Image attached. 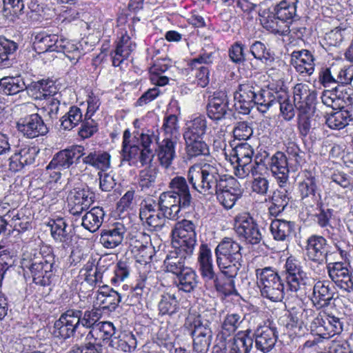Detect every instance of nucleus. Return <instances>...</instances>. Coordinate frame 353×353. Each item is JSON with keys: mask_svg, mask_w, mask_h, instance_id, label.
<instances>
[{"mask_svg": "<svg viewBox=\"0 0 353 353\" xmlns=\"http://www.w3.org/2000/svg\"><path fill=\"white\" fill-rule=\"evenodd\" d=\"M126 228L119 222L115 223L107 229L102 230L99 242L107 249H114L121 245L123 241Z\"/></svg>", "mask_w": 353, "mask_h": 353, "instance_id": "4be33fe9", "label": "nucleus"}, {"mask_svg": "<svg viewBox=\"0 0 353 353\" xmlns=\"http://www.w3.org/2000/svg\"><path fill=\"white\" fill-rule=\"evenodd\" d=\"M350 120L347 112L337 111L326 118L325 123L330 129L339 130L347 126Z\"/></svg>", "mask_w": 353, "mask_h": 353, "instance_id": "680f3d73", "label": "nucleus"}, {"mask_svg": "<svg viewBox=\"0 0 353 353\" xmlns=\"http://www.w3.org/2000/svg\"><path fill=\"white\" fill-rule=\"evenodd\" d=\"M57 52L63 53L73 63H76L81 57L79 43L61 37Z\"/></svg>", "mask_w": 353, "mask_h": 353, "instance_id": "5fc2aeb1", "label": "nucleus"}, {"mask_svg": "<svg viewBox=\"0 0 353 353\" xmlns=\"http://www.w3.org/2000/svg\"><path fill=\"white\" fill-rule=\"evenodd\" d=\"M26 88V83L21 76L4 77L0 79V92L4 94L14 95Z\"/></svg>", "mask_w": 353, "mask_h": 353, "instance_id": "a18cd8bd", "label": "nucleus"}, {"mask_svg": "<svg viewBox=\"0 0 353 353\" xmlns=\"http://www.w3.org/2000/svg\"><path fill=\"white\" fill-rule=\"evenodd\" d=\"M78 335H80L81 338L85 336L86 340L94 341L99 344L101 341H112V339L116 336L117 333L112 323L101 321L94 330L79 331Z\"/></svg>", "mask_w": 353, "mask_h": 353, "instance_id": "393cba45", "label": "nucleus"}, {"mask_svg": "<svg viewBox=\"0 0 353 353\" xmlns=\"http://www.w3.org/2000/svg\"><path fill=\"white\" fill-rule=\"evenodd\" d=\"M317 189L314 174L308 170H303L299 174L298 190L302 199L314 196Z\"/></svg>", "mask_w": 353, "mask_h": 353, "instance_id": "4c0bfd02", "label": "nucleus"}, {"mask_svg": "<svg viewBox=\"0 0 353 353\" xmlns=\"http://www.w3.org/2000/svg\"><path fill=\"white\" fill-rule=\"evenodd\" d=\"M17 127L20 132L29 139L43 136L48 132L43 119L38 114L21 118L17 123Z\"/></svg>", "mask_w": 353, "mask_h": 353, "instance_id": "2eb2a0df", "label": "nucleus"}, {"mask_svg": "<svg viewBox=\"0 0 353 353\" xmlns=\"http://www.w3.org/2000/svg\"><path fill=\"white\" fill-rule=\"evenodd\" d=\"M228 110V100L225 93L219 92L209 99L207 114L211 119L219 121L224 119Z\"/></svg>", "mask_w": 353, "mask_h": 353, "instance_id": "a878e982", "label": "nucleus"}, {"mask_svg": "<svg viewBox=\"0 0 353 353\" xmlns=\"http://www.w3.org/2000/svg\"><path fill=\"white\" fill-rule=\"evenodd\" d=\"M109 345L118 351L132 352L137 348V341L131 332L123 331L113 337Z\"/></svg>", "mask_w": 353, "mask_h": 353, "instance_id": "72a5a7b5", "label": "nucleus"}, {"mask_svg": "<svg viewBox=\"0 0 353 353\" xmlns=\"http://www.w3.org/2000/svg\"><path fill=\"white\" fill-rule=\"evenodd\" d=\"M53 261L52 257L50 260L43 258L31 264L30 270L35 284L45 286L50 283L52 275Z\"/></svg>", "mask_w": 353, "mask_h": 353, "instance_id": "b1692460", "label": "nucleus"}, {"mask_svg": "<svg viewBox=\"0 0 353 353\" xmlns=\"http://www.w3.org/2000/svg\"><path fill=\"white\" fill-rule=\"evenodd\" d=\"M93 196L89 190L74 188L68 196L70 212L73 215H79L88 210L93 203Z\"/></svg>", "mask_w": 353, "mask_h": 353, "instance_id": "aec40b11", "label": "nucleus"}, {"mask_svg": "<svg viewBox=\"0 0 353 353\" xmlns=\"http://www.w3.org/2000/svg\"><path fill=\"white\" fill-rule=\"evenodd\" d=\"M241 250V245L229 237L223 238L214 250L219 270L230 281H234L243 265Z\"/></svg>", "mask_w": 353, "mask_h": 353, "instance_id": "f03ea898", "label": "nucleus"}, {"mask_svg": "<svg viewBox=\"0 0 353 353\" xmlns=\"http://www.w3.org/2000/svg\"><path fill=\"white\" fill-rule=\"evenodd\" d=\"M256 284L261 295L273 302L283 300L285 295V285L276 269L272 267L255 270Z\"/></svg>", "mask_w": 353, "mask_h": 353, "instance_id": "20e7f679", "label": "nucleus"}, {"mask_svg": "<svg viewBox=\"0 0 353 353\" xmlns=\"http://www.w3.org/2000/svg\"><path fill=\"white\" fill-rule=\"evenodd\" d=\"M159 139V133L150 129L143 130L139 135V141L143 148L141 150H147L150 152L152 160L153 159L154 154L153 150L150 148V145L153 143L157 142Z\"/></svg>", "mask_w": 353, "mask_h": 353, "instance_id": "338daca9", "label": "nucleus"}, {"mask_svg": "<svg viewBox=\"0 0 353 353\" xmlns=\"http://www.w3.org/2000/svg\"><path fill=\"white\" fill-rule=\"evenodd\" d=\"M270 231L275 240L289 241L294 232V223L283 219H276L271 223Z\"/></svg>", "mask_w": 353, "mask_h": 353, "instance_id": "ea45409f", "label": "nucleus"}, {"mask_svg": "<svg viewBox=\"0 0 353 353\" xmlns=\"http://www.w3.org/2000/svg\"><path fill=\"white\" fill-rule=\"evenodd\" d=\"M183 139L185 153L188 159L210 154L209 146L203 138L183 137Z\"/></svg>", "mask_w": 353, "mask_h": 353, "instance_id": "f704fd0d", "label": "nucleus"}, {"mask_svg": "<svg viewBox=\"0 0 353 353\" xmlns=\"http://www.w3.org/2000/svg\"><path fill=\"white\" fill-rule=\"evenodd\" d=\"M196 224L193 221L183 219L175 224L172 230L176 248L188 255H192L196 243Z\"/></svg>", "mask_w": 353, "mask_h": 353, "instance_id": "1a4fd4ad", "label": "nucleus"}, {"mask_svg": "<svg viewBox=\"0 0 353 353\" xmlns=\"http://www.w3.org/2000/svg\"><path fill=\"white\" fill-rule=\"evenodd\" d=\"M157 176L155 168H148L141 170L139 175V185L142 190H146L154 186Z\"/></svg>", "mask_w": 353, "mask_h": 353, "instance_id": "69168bd1", "label": "nucleus"}, {"mask_svg": "<svg viewBox=\"0 0 353 353\" xmlns=\"http://www.w3.org/2000/svg\"><path fill=\"white\" fill-rule=\"evenodd\" d=\"M83 332L81 329H79L77 322L74 309H70L62 313L54 323L53 327V335L61 339H68L72 336L75 332ZM77 338L82 340L80 335L77 334Z\"/></svg>", "mask_w": 353, "mask_h": 353, "instance_id": "f8f14e48", "label": "nucleus"}, {"mask_svg": "<svg viewBox=\"0 0 353 353\" xmlns=\"http://www.w3.org/2000/svg\"><path fill=\"white\" fill-rule=\"evenodd\" d=\"M214 194L218 202L226 210L232 209L243 194V190L239 182L234 177L228 179L220 185Z\"/></svg>", "mask_w": 353, "mask_h": 353, "instance_id": "9b49d317", "label": "nucleus"}, {"mask_svg": "<svg viewBox=\"0 0 353 353\" xmlns=\"http://www.w3.org/2000/svg\"><path fill=\"white\" fill-rule=\"evenodd\" d=\"M178 142L179 141L170 139H163L158 143L156 152L157 159L162 167L168 168L172 165L176 157V147Z\"/></svg>", "mask_w": 353, "mask_h": 353, "instance_id": "c756f323", "label": "nucleus"}, {"mask_svg": "<svg viewBox=\"0 0 353 353\" xmlns=\"http://www.w3.org/2000/svg\"><path fill=\"white\" fill-rule=\"evenodd\" d=\"M327 268L330 278L337 287L347 292L353 291V276L346 263H329Z\"/></svg>", "mask_w": 353, "mask_h": 353, "instance_id": "4468645a", "label": "nucleus"}, {"mask_svg": "<svg viewBox=\"0 0 353 353\" xmlns=\"http://www.w3.org/2000/svg\"><path fill=\"white\" fill-rule=\"evenodd\" d=\"M286 156L291 170L296 172L303 161L304 152H302L294 142H289L286 146Z\"/></svg>", "mask_w": 353, "mask_h": 353, "instance_id": "6e6d98bb", "label": "nucleus"}, {"mask_svg": "<svg viewBox=\"0 0 353 353\" xmlns=\"http://www.w3.org/2000/svg\"><path fill=\"white\" fill-rule=\"evenodd\" d=\"M84 337V345H74L68 353H103L101 345L94 341L86 340Z\"/></svg>", "mask_w": 353, "mask_h": 353, "instance_id": "774afa93", "label": "nucleus"}, {"mask_svg": "<svg viewBox=\"0 0 353 353\" xmlns=\"http://www.w3.org/2000/svg\"><path fill=\"white\" fill-rule=\"evenodd\" d=\"M270 168L279 187L289 186V172L291 168L285 153L276 152L270 159Z\"/></svg>", "mask_w": 353, "mask_h": 353, "instance_id": "6ab92c4d", "label": "nucleus"}, {"mask_svg": "<svg viewBox=\"0 0 353 353\" xmlns=\"http://www.w3.org/2000/svg\"><path fill=\"white\" fill-rule=\"evenodd\" d=\"M169 191L183 201L185 205H191L192 197L187 179L181 176H176L171 179L168 183Z\"/></svg>", "mask_w": 353, "mask_h": 353, "instance_id": "473e14b6", "label": "nucleus"}, {"mask_svg": "<svg viewBox=\"0 0 353 353\" xmlns=\"http://www.w3.org/2000/svg\"><path fill=\"white\" fill-rule=\"evenodd\" d=\"M105 212L100 207H94L81 219V225L91 232H96L101 225Z\"/></svg>", "mask_w": 353, "mask_h": 353, "instance_id": "37998d69", "label": "nucleus"}, {"mask_svg": "<svg viewBox=\"0 0 353 353\" xmlns=\"http://www.w3.org/2000/svg\"><path fill=\"white\" fill-rule=\"evenodd\" d=\"M162 128L164 132L163 139L179 141V125L178 118L174 114H170L164 118Z\"/></svg>", "mask_w": 353, "mask_h": 353, "instance_id": "bf43d9fd", "label": "nucleus"}, {"mask_svg": "<svg viewBox=\"0 0 353 353\" xmlns=\"http://www.w3.org/2000/svg\"><path fill=\"white\" fill-rule=\"evenodd\" d=\"M212 320L211 314L203 313L196 316L192 323L193 349L198 353H206L208 351L212 339Z\"/></svg>", "mask_w": 353, "mask_h": 353, "instance_id": "423d86ee", "label": "nucleus"}, {"mask_svg": "<svg viewBox=\"0 0 353 353\" xmlns=\"http://www.w3.org/2000/svg\"><path fill=\"white\" fill-rule=\"evenodd\" d=\"M122 161L129 162L132 166L142 167L152 162V155L147 150H141L137 145L122 146Z\"/></svg>", "mask_w": 353, "mask_h": 353, "instance_id": "5701e85b", "label": "nucleus"}, {"mask_svg": "<svg viewBox=\"0 0 353 353\" xmlns=\"http://www.w3.org/2000/svg\"><path fill=\"white\" fill-rule=\"evenodd\" d=\"M48 225L50 227L51 235L56 241L61 242L64 245H69L71 236L66 230L68 225L63 218L52 219L49 221Z\"/></svg>", "mask_w": 353, "mask_h": 353, "instance_id": "c03bdc74", "label": "nucleus"}, {"mask_svg": "<svg viewBox=\"0 0 353 353\" xmlns=\"http://www.w3.org/2000/svg\"><path fill=\"white\" fill-rule=\"evenodd\" d=\"M199 270L205 283H212L219 293L230 296L236 292L235 282L220 271L216 272L213 263L212 251L207 244H201L198 256Z\"/></svg>", "mask_w": 353, "mask_h": 353, "instance_id": "7ed1b4c3", "label": "nucleus"}, {"mask_svg": "<svg viewBox=\"0 0 353 353\" xmlns=\"http://www.w3.org/2000/svg\"><path fill=\"white\" fill-rule=\"evenodd\" d=\"M259 87L252 81L240 84L234 94V108L243 114H249L256 105V99Z\"/></svg>", "mask_w": 353, "mask_h": 353, "instance_id": "9d476101", "label": "nucleus"}, {"mask_svg": "<svg viewBox=\"0 0 353 353\" xmlns=\"http://www.w3.org/2000/svg\"><path fill=\"white\" fill-rule=\"evenodd\" d=\"M336 65L322 67L319 72V81L324 87H331L336 84Z\"/></svg>", "mask_w": 353, "mask_h": 353, "instance_id": "0e129e2a", "label": "nucleus"}, {"mask_svg": "<svg viewBox=\"0 0 353 353\" xmlns=\"http://www.w3.org/2000/svg\"><path fill=\"white\" fill-rule=\"evenodd\" d=\"M244 316L242 313H228L223 318L221 323V334L224 336H229L234 334L243 322Z\"/></svg>", "mask_w": 353, "mask_h": 353, "instance_id": "de8ad7c7", "label": "nucleus"}, {"mask_svg": "<svg viewBox=\"0 0 353 353\" xmlns=\"http://www.w3.org/2000/svg\"><path fill=\"white\" fill-rule=\"evenodd\" d=\"M207 129V121L203 116H199L187 122L183 137L203 138Z\"/></svg>", "mask_w": 353, "mask_h": 353, "instance_id": "49530a36", "label": "nucleus"}, {"mask_svg": "<svg viewBox=\"0 0 353 353\" xmlns=\"http://www.w3.org/2000/svg\"><path fill=\"white\" fill-rule=\"evenodd\" d=\"M305 247L308 259L319 264H322V259L325 254V247L327 245V240L322 236L312 235L307 239Z\"/></svg>", "mask_w": 353, "mask_h": 353, "instance_id": "bb28decb", "label": "nucleus"}, {"mask_svg": "<svg viewBox=\"0 0 353 353\" xmlns=\"http://www.w3.org/2000/svg\"><path fill=\"white\" fill-rule=\"evenodd\" d=\"M17 49V45L15 42L0 37V63L4 67H8L10 65L9 57Z\"/></svg>", "mask_w": 353, "mask_h": 353, "instance_id": "e2e57ef3", "label": "nucleus"}, {"mask_svg": "<svg viewBox=\"0 0 353 353\" xmlns=\"http://www.w3.org/2000/svg\"><path fill=\"white\" fill-rule=\"evenodd\" d=\"M294 102L300 114L308 113L316 98L314 90H311L305 83H297L293 89Z\"/></svg>", "mask_w": 353, "mask_h": 353, "instance_id": "a211bd4d", "label": "nucleus"}, {"mask_svg": "<svg viewBox=\"0 0 353 353\" xmlns=\"http://www.w3.org/2000/svg\"><path fill=\"white\" fill-rule=\"evenodd\" d=\"M85 155L84 148L75 145L57 152L52 157V166L56 165L62 170L70 168L75 161Z\"/></svg>", "mask_w": 353, "mask_h": 353, "instance_id": "412c9836", "label": "nucleus"}, {"mask_svg": "<svg viewBox=\"0 0 353 353\" xmlns=\"http://www.w3.org/2000/svg\"><path fill=\"white\" fill-rule=\"evenodd\" d=\"M192 255H188L185 252H181L179 248L174 251L170 252L163 261L164 270L178 276L188 267L185 266V260Z\"/></svg>", "mask_w": 353, "mask_h": 353, "instance_id": "c85d7f7f", "label": "nucleus"}, {"mask_svg": "<svg viewBox=\"0 0 353 353\" xmlns=\"http://www.w3.org/2000/svg\"><path fill=\"white\" fill-rule=\"evenodd\" d=\"M334 292L327 281H317L313 287L311 301L317 309L327 307L333 299Z\"/></svg>", "mask_w": 353, "mask_h": 353, "instance_id": "cd10ccee", "label": "nucleus"}, {"mask_svg": "<svg viewBox=\"0 0 353 353\" xmlns=\"http://www.w3.org/2000/svg\"><path fill=\"white\" fill-rule=\"evenodd\" d=\"M82 118L81 110L77 106H72L60 119V126L64 130H71L82 121Z\"/></svg>", "mask_w": 353, "mask_h": 353, "instance_id": "8fccbe9b", "label": "nucleus"}, {"mask_svg": "<svg viewBox=\"0 0 353 353\" xmlns=\"http://www.w3.org/2000/svg\"><path fill=\"white\" fill-rule=\"evenodd\" d=\"M343 322L339 317L326 313L325 326L323 330V339H329L343 331Z\"/></svg>", "mask_w": 353, "mask_h": 353, "instance_id": "052dcab7", "label": "nucleus"}, {"mask_svg": "<svg viewBox=\"0 0 353 353\" xmlns=\"http://www.w3.org/2000/svg\"><path fill=\"white\" fill-rule=\"evenodd\" d=\"M253 339L245 333H238L225 347L223 353H250Z\"/></svg>", "mask_w": 353, "mask_h": 353, "instance_id": "e433bc0d", "label": "nucleus"}, {"mask_svg": "<svg viewBox=\"0 0 353 353\" xmlns=\"http://www.w3.org/2000/svg\"><path fill=\"white\" fill-rule=\"evenodd\" d=\"M82 157L84 164L99 170V172L107 171L110 168L111 156L107 152L94 150Z\"/></svg>", "mask_w": 353, "mask_h": 353, "instance_id": "c9c22d12", "label": "nucleus"}, {"mask_svg": "<svg viewBox=\"0 0 353 353\" xmlns=\"http://www.w3.org/2000/svg\"><path fill=\"white\" fill-rule=\"evenodd\" d=\"M159 314L172 316L179 312L180 304L174 294L163 292L158 302Z\"/></svg>", "mask_w": 353, "mask_h": 353, "instance_id": "a19ab883", "label": "nucleus"}, {"mask_svg": "<svg viewBox=\"0 0 353 353\" xmlns=\"http://www.w3.org/2000/svg\"><path fill=\"white\" fill-rule=\"evenodd\" d=\"M277 103L279 104L280 113L285 121H291L295 116V103L291 100L288 93L281 90L277 97Z\"/></svg>", "mask_w": 353, "mask_h": 353, "instance_id": "864d4df0", "label": "nucleus"}, {"mask_svg": "<svg viewBox=\"0 0 353 353\" xmlns=\"http://www.w3.org/2000/svg\"><path fill=\"white\" fill-rule=\"evenodd\" d=\"M158 205L159 210L162 212L168 219H177L181 210L187 209L190 206L185 205L179 197L167 190L162 192L159 197Z\"/></svg>", "mask_w": 353, "mask_h": 353, "instance_id": "dca6fc26", "label": "nucleus"}, {"mask_svg": "<svg viewBox=\"0 0 353 353\" xmlns=\"http://www.w3.org/2000/svg\"><path fill=\"white\" fill-rule=\"evenodd\" d=\"M263 28L275 34L287 35L290 33V22L278 18L277 14L271 12L261 19Z\"/></svg>", "mask_w": 353, "mask_h": 353, "instance_id": "58836bf2", "label": "nucleus"}, {"mask_svg": "<svg viewBox=\"0 0 353 353\" xmlns=\"http://www.w3.org/2000/svg\"><path fill=\"white\" fill-rule=\"evenodd\" d=\"M294 67L296 70L303 75L310 76L314 72V59L307 50L294 51L292 52Z\"/></svg>", "mask_w": 353, "mask_h": 353, "instance_id": "7c9ffc66", "label": "nucleus"}, {"mask_svg": "<svg viewBox=\"0 0 353 353\" xmlns=\"http://www.w3.org/2000/svg\"><path fill=\"white\" fill-rule=\"evenodd\" d=\"M281 91L273 92L270 90H261L257 93L256 105L261 112H266L274 103H277V97Z\"/></svg>", "mask_w": 353, "mask_h": 353, "instance_id": "603ef678", "label": "nucleus"}, {"mask_svg": "<svg viewBox=\"0 0 353 353\" xmlns=\"http://www.w3.org/2000/svg\"><path fill=\"white\" fill-rule=\"evenodd\" d=\"M129 244L134 252L148 249L151 252L150 236L142 231H135L130 234Z\"/></svg>", "mask_w": 353, "mask_h": 353, "instance_id": "4d7b16f0", "label": "nucleus"}, {"mask_svg": "<svg viewBox=\"0 0 353 353\" xmlns=\"http://www.w3.org/2000/svg\"><path fill=\"white\" fill-rule=\"evenodd\" d=\"M61 37L57 34H48L44 32L36 35L34 41L35 49L40 53L46 52H57Z\"/></svg>", "mask_w": 353, "mask_h": 353, "instance_id": "79ce46f5", "label": "nucleus"}, {"mask_svg": "<svg viewBox=\"0 0 353 353\" xmlns=\"http://www.w3.org/2000/svg\"><path fill=\"white\" fill-rule=\"evenodd\" d=\"M299 0H283L274 8V12L278 18L286 22H290L296 12Z\"/></svg>", "mask_w": 353, "mask_h": 353, "instance_id": "3c124183", "label": "nucleus"}, {"mask_svg": "<svg viewBox=\"0 0 353 353\" xmlns=\"http://www.w3.org/2000/svg\"><path fill=\"white\" fill-rule=\"evenodd\" d=\"M187 176L192 189L203 195L214 194L229 177L221 172V167L215 161L190 166Z\"/></svg>", "mask_w": 353, "mask_h": 353, "instance_id": "f257e3e1", "label": "nucleus"}, {"mask_svg": "<svg viewBox=\"0 0 353 353\" xmlns=\"http://www.w3.org/2000/svg\"><path fill=\"white\" fill-rule=\"evenodd\" d=\"M75 316L79 329L80 326L85 329V331L94 330L101 323V314L97 308H92L82 312L80 310H74Z\"/></svg>", "mask_w": 353, "mask_h": 353, "instance_id": "2f4dec72", "label": "nucleus"}, {"mask_svg": "<svg viewBox=\"0 0 353 353\" xmlns=\"http://www.w3.org/2000/svg\"><path fill=\"white\" fill-rule=\"evenodd\" d=\"M177 277L179 280L177 287L180 290L185 292H191L197 287L198 276L195 271L190 268L185 269Z\"/></svg>", "mask_w": 353, "mask_h": 353, "instance_id": "09e8293b", "label": "nucleus"}, {"mask_svg": "<svg viewBox=\"0 0 353 353\" xmlns=\"http://www.w3.org/2000/svg\"><path fill=\"white\" fill-rule=\"evenodd\" d=\"M287 291L305 292L310 278L303 270L301 262L294 256H289L284 265Z\"/></svg>", "mask_w": 353, "mask_h": 353, "instance_id": "0eeeda50", "label": "nucleus"}, {"mask_svg": "<svg viewBox=\"0 0 353 353\" xmlns=\"http://www.w3.org/2000/svg\"><path fill=\"white\" fill-rule=\"evenodd\" d=\"M254 150L248 143L237 145L231 150L230 155L225 153L226 159L230 161L234 167V174L240 178L245 179L250 174V171L259 168L261 164L256 161H252Z\"/></svg>", "mask_w": 353, "mask_h": 353, "instance_id": "39448f33", "label": "nucleus"}, {"mask_svg": "<svg viewBox=\"0 0 353 353\" xmlns=\"http://www.w3.org/2000/svg\"><path fill=\"white\" fill-rule=\"evenodd\" d=\"M234 230L239 239L248 243L256 245L262 239L258 224L248 212H242L235 216Z\"/></svg>", "mask_w": 353, "mask_h": 353, "instance_id": "6e6552de", "label": "nucleus"}, {"mask_svg": "<svg viewBox=\"0 0 353 353\" xmlns=\"http://www.w3.org/2000/svg\"><path fill=\"white\" fill-rule=\"evenodd\" d=\"M154 201H144L141 204L139 217L151 230L159 231L165 226L168 218L159 210V205L158 209Z\"/></svg>", "mask_w": 353, "mask_h": 353, "instance_id": "ddd939ff", "label": "nucleus"}, {"mask_svg": "<svg viewBox=\"0 0 353 353\" xmlns=\"http://www.w3.org/2000/svg\"><path fill=\"white\" fill-rule=\"evenodd\" d=\"M254 336L256 348L263 353L269 352L273 349L278 338L276 327L266 323L257 327Z\"/></svg>", "mask_w": 353, "mask_h": 353, "instance_id": "f3484780", "label": "nucleus"}, {"mask_svg": "<svg viewBox=\"0 0 353 353\" xmlns=\"http://www.w3.org/2000/svg\"><path fill=\"white\" fill-rule=\"evenodd\" d=\"M263 170V165H261L254 172V170L250 171V174L253 177L252 182V192L261 194L265 195L269 189V181L268 180L262 176L261 172Z\"/></svg>", "mask_w": 353, "mask_h": 353, "instance_id": "13d9d810", "label": "nucleus"}]
</instances>
